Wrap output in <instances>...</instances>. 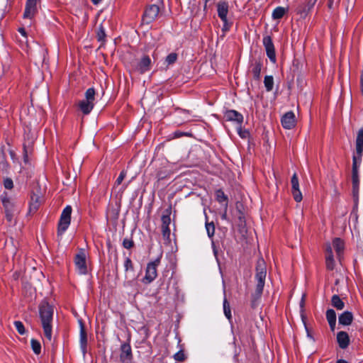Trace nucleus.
Instances as JSON below:
<instances>
[{"instance_id": "39", "label": "nucleus", "mask_w": 363, "mask_h": 363, "mask_svg": "<svg viewBox=\"0 0 363 363\" xmlns=\"http://www.w3.org/2000/svg\"><path fill=\"white\" fill-rule=\"evenodd\" d=\"M174 358L177 362H184L186 359V354H184V352L183 350H180L178 352L174 354Z\"/></svg>"}, {"instance_id": "49", "label": "nucleus", "mask_w": 363, "mask_h": 363, "mask_svg": "<svg viewBox=\"0 0 363 363\" xmlns=\"http://www.w3.org/2000/svg\"><path fill=\"white\" fill-rule=\"evenodd\" d=\"M18 31H19V33H20L22 35H23V36H25V37L26 36V30H25V28H20L18 29Z\"/></svg>"}, {"instance_id": "48", "label": "nucleus", "mask_w": 363, "mask_h": 363, "mask_svg": "<svg viewBox=\"0 0 363 363\" xmlns=\"http://www.w3.org/2000/svg\"><path fill=\"white\" fill-rule=\"evenodd\" d=\"M298 65H299V62L297 60H295L293 61V72H298Z\"/></svg>"}, {"instance_id": "55", "label": "nucleus", "mask_w": 363, "mask_h": 363, "mask_svg": "<svg viewBox=\"0 0 363 363\" xmlns=\"http://www.w3.org/2000/svg\"><path fill=\"white\" fill-rule=\"evenodd\" d=\"M303 304V300H301V306Z\"/></svg>"}, {"instance_id": "4", "label": "nucleus", "mask_w": 363, "mask_h": 363, "mask_svg": "<svg viewBox=\"0 0 363 363\" xmlns=\"http://www.w3.org/2000/svg\"><path fill=\"white\" fill-rule=\"evenodd\" d=\"M0 199L4 208L6 220L11 222L16 211L14 200L9 197L6 193L2 194Z\"/></svg>"}, {"instance_id": "18", "label": "nucleus", "mask_w": 363, "mask_h": 363, "mask_svg": "<svg viewBox=\"0 0 363 363\" xmlns=\"http://www.w3.org/2000/svg\"><path fill=\"white\" fill-rule=\"evenodd\" d=\"M325 264L328 270H333L335 268V261L333 259L332 247L330 244L326 245L325 247Z\"/></svg>"}, {"instance_id": "50", "label": "nucleus", "mask_w": 363, "mask_h": 363, "mask_svg": "<svg viewBox=\"0 0 363 363\" xmlns=\"http://www.w3.org/2000/svg\"><path fill=\"white\" fill-rule=\"evenodd\" d=\"M332 331L335 330L336 322L328 323Z\"/></svg>"}, {"instance_id": "52", "label": "nucleus", "mask_w": 363, "mask_h": 363, "mask_svg": "<svg viewBox=\"0 0 363 363\" xmlns=\"http://www.w3.org/2000/svg\"><path fill=\"white\" fill-rule=\"evenodd\" d=\"M101 1V0H91L92 3L95 5L98 4Z\"/></svg>"}, {"instance_id": "16", "label": "nucleus", "mask_w": 363, "mask_h": 363, "mask_svg": "<svg viewBox=\"0 0 363 363\" xmlns=\"http://www.w3.org/2000/svg\"><path fill=\"white\" fill-rule=\"evenodd\" d=\"M150 65L151 60L149 56L144 55L138 62L136 69L140 74H144L150 69Z\"/></svg>"}, {"instance_id": "37", "label": "nucleus", "mask_w": 363, "mask_h": 363, "mask_svg": "<svg viewBox=\"0 0 363 363\" xmlns=\"http://www.w3.org/2000/svg\"><path fill=\"white\" fill-rule=\"evenodd\" d=\"M238 217V220H239L238 225L240 228V230L241 232H242V230H244V228L245 227V220L244 214L240 211H239Z\"/></svg>"}, {"instance_id": "38", "label": "nucleus", "mask_w": 363, "mask_h": 363, "mask_svg": "<svg viewBox=\"0 0 363 363\" xmlns=\"http://www.w3.org/2000/svg\"><path fill=\"white\" fill-rule=\"evenodd\" d=\"M124 267L126 272H128L129 271H134L133 264L129 257L125 258L124 262Z\"/></svg>"}, {"instance_id": "14", "label": "nucleus", "mask_w": 363, "mask_h": 363, "mask_svg": "<svg viewBox=\"0 0 363 363\" xmlns=\"http://www.w3.org/2000/svg\"><path fill=\"white\" fill-rule=\"evenodd\" d=\"M37 13V0H27L23 13L24 18H33Z\"/></svg>"}, {"instance_id": "40", "label": "nucleus", "mask_w": 363, "mask_h": 363, "mask_svg": "<svg viewBox=\"0 0 363 363\" xmlns=\"http://www.w3.org/2000/svg\"><path fill=\"white\" fill-rule=\"evenodd\" d=\"M177 60V54L172 52L166 57V62L168 65L174 64Z\"/></svg>"}, {"instance_id": "13", "label": "nucleus", "mask_w": 363, "mask_h": 363, "mask_svg": "<svg viewBox=\"0 0 363 363\" xmlns=\"http://www.w3.org/2000/svg\"><path fill=\"white\" fill-rule=\"evenodd\" d=\"M133 358L131 347L128 343H123L121 346L120 359L123 363H131Z\"/></svg>"}, {"instance_id": "5", "label": "nucleus", "mask_w": 363, "mask_h": 363, "mask_svg": "<svg viewBox=\"0 0 363 363\" xmlns=\"http://www.w3.org/2000/svg\"><path fill=\"white\" fill-rule=\"evenodd\" d=\"M162 255H160L154 261L150 262L147 264L145 271V275L143 279L145 284L151 283L157 276V268L160 264Z\"/></svg>"}, {"instance_id": "11", "label": "nucleus", "mask_w": 363, "mask_h": 363, "mask_svg": "<svg viewBox=\"0 0 363 363\" xmlns=\"http://www.w3.org/2000/svg\"><path fill=\"white\" fill-rule=\"evenodd\" d=\"M74 262L79 274H86L87 267L86 263V255L84 252H80L79 254L76 255Z\"/></svg>"}, {"instance_id": "28", "label": "nucleus", "mask_w": 363, "mask_h": 363, "mask_svg": "<svg viewBox=\"0 0 363 363\" xmlns=\"http://www.w3.org/2000/svg\"><path fill=\"white\" fill-rule=\"evenodd\" d=\"M262 69V64L260 62H255L252 65V73L255 79H259Z\"/></svg>"}, {"instance_id": "44", "label": "nucleus", "mask_w": 363, "mask_h": 363, "mask_svg": "<svg viewBox=\"0 0 363 363\" xmlns=\"http://www.w3.org/2000/svg\"><path fill=\"white\" fill-rule=\"evenodd\" d=\"M134 242L130 239H124L123 241V246L126 249H130L133 247Z\"/></svg>"}, {"instance_id": "43", "label": "nucleus", "mask_w": 363, "mask_h": 363, "mask_svg": "<svg viewBox=\"0 0 363 363\" xmlns=\"http://www.w3.org/2000/svg\"><path fill=\"white\" fill-rule=\"evenodd\" d=\"M238 132L239 135L242 138H247L250 135L249 131L247 130H242L240 125V127L238 129Z\"/></svg>"}, {"instance_id": "22", "label": "nucleus", "mask_w": 363, "mask_h": 363, "mask_svg": "<svg viewBox=\"0 0 363 363\" xmlns=\"http://www.w3.org/2000/svg\"><path fill=\"white\" fill-rule=\"evenodd\" d=\"M353 320V315L350 311H345L338 318L339 324L342 325H350Z\"/></svg>"}, {"instance_id": "41", "label": "nucleus", "mask_w": 363, "mask_h": 363, "mask_svg": "<svg viewBox=\"0 0 363 363\" xmlns=\"http://www.w3.org/2000/svg\"><path fill=\"white\" fill-rule=\"evenodd\" d=\"M105 38H106L105 30H104V28H103V26L101 25L97 31L98 40L104 42L105 40Z\"/></svg>"}, {"instance_id": "17", "label": "nucleus", "mask_w": 363, "mask_h": 363, "mask_svg": "<svg viewBox=\"0 0 363 363\" xmlns=\"http://www.w3.org/2000/svg\"><path fill=\"white\" fill-rule=\"evenodd\" d=\"M225 119L230 121H235L238 123L240 125L243 122V116L239 112L235 110H228L225 113L224 115Z\"/></svg>"}, {"instance_id": "15", "label": "nucleus", "mask_w": 363, "mask_h": 363, "mask_svg": "<svg viewBox=\"0 0 363 363\" xmlns=\"http://www.w3.org/2000/svg\"><path fill=\"white\" fill-rule=\"evenodd\" d=\"M281 124L286 129H292L296 126V116L293 111L286 112L281 118Z\"/></svg>"}, {"instance_id": "26", "label": "nucleus", "mask_w": 363, "mask_h": 363, "mask_svg": "<svg viewBox=\"0 0 363 363\" xmlns=\"http://www.w3.org/2000/svg\"><path fill=\"white\" fill-rule=\"evenodd\" d=\"M171 174L172 172L166 167H160L157 169L156 178L158 181L162 180L169 177Z\"/></svg>"}, {"instance_id": "33", "label": "nucleus", "mask_w": 363, "mask_h": 363, "mask_svg": "<svg viewBox=\"0 0 363 363\" xmlns=\"http://www.w3.org/2000/svg\"><path fill=\"white\" fill-rule=\"evenodd\" d=\"M30 343H31V347H32L33 352L36 354H39L41 352L40 343L35 339H32L30 341Z\"/></svg>"}, {"instance_id": "31", "label": "nucleus", "mask_w": 363, "mask_h": 363, "mask_svg": "<svg viewBox=\"0 0 363 363\" xmlns=\"http://www.w3.org/2000/svg\"><path fill=\"white\" fill-rule=\"evenodd\" d=\"M264 86L267 91H271L274 86V78L272 76H266L264 80Z\"/></svg>"}, {"instance_id": "46", "label": "nucleus", "mask_w": 363, "mask_h": 363, "mask_svg": "<svg viewBox=\"0 0 363 363\" xmlns=\"http://www.w3.org/2000/svg\"><path fill=\"white\" fill-rule=\"evenodd\" d=\"M357 159H359V157L357 156H353V162H352V173L358 172V167H357Z\"/></svg>"}, {"instance_id": "9", "label": "nucleus", "mask_w": 363, "mask_h": 363, "mask_svg": "<svg viewBox=\"0 0 363 363\" xmlns=\"http://www.w3.org/2000/svg\"><path fill=\"white\" fill-rule=\"evenodd\" d=\"M217 11L219 18L224 23L223 30H227L229 29L228 25L227 15L228 13V4L226 1H220L217 4Z\"/></svg>"}, {"instance_id": "3", "label": "nucleus", "mask_w": 363, "mask_h": 363, "mask_svg": "<svg viewBox=\"0 0 363 363\" xmlns=\"http://www.w3.org/2000/svg\"><path fill=\"white\" fill-rule=\"evenodd\" d=\"M95 94V89L89 88L85 92V99L79 102L78 106L84 115L89 114L94 108Z\"/></svg>"}, {"instance_id": "42", "label": "nucleus", "mask_w": 363, "mask_h": 363, "mask_svg": "<svg viewBox=\"0 0 363 363\" xmlns=\"http://www.w3.org/2000/svg\"><path fill=\"white\" fill-rule=\"evenodd\" d=\"M14 325L19 334H21V335L25 334L26 330H25L24 325L22 323V322L18 321V320L15 321Z\"/></svg>"}, {"instance_id": "27", "label": "nucleus", "mask_w": 363, "mask_h": 363, "mask_svg": "<svg viewBox=\"0 0 363 363\" xmlns=\"http://www.w3.org/2000/svg\"><path fill=\"white\" fill-rule=\"evenodd\" d=\"M331 303L333 307L337 310H342L345 307L344 302L338 295H333L331 298Z\"/></svg>"}, {"instance_id": "53", "label": "nucleus", "mask_w": 363, "mask_h": 363, "mask_svg": "<svg viewBox=\"0 0 363 363\" xmlns=\"http://www.w3.org/2000/svg\"><path fill=\"white\" fill-rule=\"evenodd\" d=\"M337 363H347V362L344 359H339L337 361Z\"/></svg>"}, {"instance_id": "23", "label": "nucleus", "mask_w": 363, "mask_h": 363, "mask_svg": "<svg viewBox=\"0 0 363 363\" xmlns=\"http://www.w3.org/2000/svg\"><path fill=\"white\" fill-rule=\"evenodd\" d=\"M86 344H87V337L86 333L85 331L84 327L82 323H81L80 328V346L82 350L83 354H85L86 352Z\"/></svg>"}, {"instance_id": "20", "label": "nucleus", "mask_w": 363, "mask_h": 363, "mask_svg": "<svg viewBox=\"0 0 363 363\" xmlns=\"http://www.w3.org/2000/svg\"><path fill=\"white\" fill-rule=\"evenodd\" d=\"M42 203V198L38 194H32L29 205V213H34L40 207Z\"/></svg>"}, {"instance_id": "7", "label": "nucleus", "mask_w": 363, "mask_h": 363, "mask_svg": "<svg viewBox=\"0 0 363 363\" xmlns=\"http://www.w3.org/2000/svg\"><path fill=\"white\" fill-rule=\"evenodd\" d=\"M170 214H171V209H167L164 212V214L162 215L161 220H162V233L164 239L165 240H169L170 237V229H169V224L171 223V218H170Z\"/></svg>"}, {"instance_id": "6", "label": "nucleus", "mask_w": 363, "mask_h": 363, "mask_svg": "<svg viewBox=\"0 0 363 363\" xmlns=\"http://www.w3.org/2000/svg\"><path fill=\"white\" fill-rule=\"evenodd\" d=\"M72 207L67 206L62 211L58 223L57 233L62 235L68 228L71 221Z\"/></svg>"}, {"instance_id": "21", "label": "nucleus", "mask_w": 363, "mask_h": 363, "mask_svg": "<svg viewBox=\"0 0 363 363\" xmlns=\"http://www.w3.org/2000/svg\"><path fill=\"white\" fill-rule=\"evenodd\" d=\"M356 151L357 155L359 157V160L361 161L363 152V128H361L357 133L356 139Z\"/></svg>"}, {"instance_id": "54", "label": "nucleus", "mask_w": 363, "mask_h": 363, "mask_svg": "<svg viewBox=\"0 0 363 363\" xmlns=\"http://www.w3.org/2000/svg\"><path fill=\"white\" fill-rule=\"evenodd\" d=\"M332 4H333V0H330L329 5H328L330 8H331Z\"/></svg>"}, {"instance_id": "30", "label": "nucleus", "mask_w": 363, "mask_h": 363, "mask_svg": "<svg viewBox=\"0 0 363 363\" xmlns=\"http://www.w3.org/2000/svg\"><path fill=\"white\" fill-rule=\"evenodd\" d=\"M223 312H224L225 317L229 320H231L232 314H231L230 306V303L228 301V300L226 298H224V300H223Z\"/></svg>"}, {"instance_id": "24", "label": "nucleus", "mask_w": 363, "mask_h": 363, "mask_svg": "<svg viewBox=\"0 0 363 363\" xmlns=\"http://www.w3.org/2000/svg\"><path fill=\"white\" fill-rule=\"evenodd\" d=\"M333 245L336 251L337 257L340 259L344 250V242L340 238H337L333 240Z\"/></svg>"}, {"instance_id": "34", "label": "nucleus", "mask_w": 363, "mask_h": 363, "mask_svg": "<svg viewBox=\"0 0 363 363\" xmlns=\"http://www.w3.org/2000/svg\"><path fill=\"white\" fill-rule=\"evenodd\" d=\"M32 152V147L29 145H23V160L26 163L28 162V155Z\"/></svg>"}, {"instance_id": "51", "label": "nucleus", "mask_w": 363, "mask_h": 363, "mask_svg": "<svg viewBox=\"0 0 363 363\" xmlns=\"http://www.w3.org/2000/svg\"><path fill=\"white\" fill-rule=\"evenodd\" d=\"M237 335H238V337L240 340H242L243 338H244V335H241L240 331H238Z\"/></svg>"}, {"instance_id": "25", "label": "nucleus", "mask_w": 363, "mask_h": 363, "mask_svg": "<svg viewBox=\"0 0 363 363\" xmlns=\"http://www.w3.org/2000/svg\"><path fill=\"white\" fill-rule=\"evenodd\" d=\"M352 192L354 197H357L359 188V173H352Z\"/></svg>"}, {"instance_id": "1", "label": "nucleus", "mask_w": 363, "mask_h": 363, "mask_svg": "<svg viewBox=\"0 0 363 363\" xmlns=\"http://www.w3.org/2000/svg\"><path fill=\"white\" fill-rule=\"evenodd\" d=\"M38 313L43 334L48 341L52 340V320L54 315L53 306L48 301H43L38 306Z\"/></svg>"}, {"instance_id": "2", "label": "nucleus", "mask_w": 363, "mask_h": 363, "mask_svg": "<svg viewBox=\"0 0 363 363\" xmlns=\"http://www.w3.org/2000/svg\"><path fill=\"white\" fill-rule=\"evenodd\" d=\"M255 270V279L257 281V284L255 291L252 294V307L255 306V301L259 298L262 294L267 276V266L264 260L262 258H260L257 260Z\"/></svg>"}, {"instance_id": "29", "label": "nucleus", "mask_w": 363, "mask_h": 363, "mask_svg": "<svg viewBox=\"0 0 363 363\" xmlns=\"http://www.w3.org/2000/svg\"><path fill=\"white\" fill-rule=\"evenodd\" d=\"M286 9L284 7H277L272 12V18L274 19H280L286 13Z\"/></svg>"}, {"instance_id": "10", "label": "nucleus", "mask_w": 363, "mask_h": 363, "mask_svg": "<svg viewBox=\"0 0 363 363\" xmlns=\"http://www.w3.org/2000/svg\"><path fill=\"white\" fill-rule=\"evenodd\" d=\"M262 42L267 57L269 58L272 62H276V52L272 38L269 35L264 36Z\"/></svg>"}, {"instance_id": "47", "label": "nucleus", "mask_w": 363, "mask_h": 363, "mask_svg": "<svg viewBox=\"0 0 363 363\" xmlns=\"http://www.w3.org/2000/svg\"><path fill=\"white\" fill-rule=\"evenodd\" d=\"M125 174H125V172L124 171H122V172L120 173V174H119L118 177L117 178V179H116V184L117 185H120V184L122 183L123 180L124 179V178H125Z\"/></svg>"}, {"instance_id": "19", "label": "nucleus", "mask_w": 363, "mask_h": 363, "mask_svg": "<svg viewBox=\"0 0 363 363\" xmlns=\"http://www.w3.org/2000/svg\"><path fill=\"white\" fill-rule=\"evenodd\" d=\"M337 342L341 349H346L350 343L348 334L345 331L337 333Z\"/></svg>"}, {"instance_id": "35", "label": "nucleus", "mask_w": 363, "mask_h": 363, "mask_svg": "<svg viewBox=\"0 0 363 363\" xmlns=\"http://www.w3.org/2000/svg\"><path fill=\"white\" fill-rule=\"evenodd\" d=\"M326 318L328 323L336 322V313L333 309H328L326 311Z\"/></svg>"}, {"instance_id": "45", "label": "nucleus", "mask_w": 363, "mask_h": 363, "mask_svg": "<svg viewBox=\"0 0 363 363\" xmlns=\"http://www.w3.org/2000/svg\"><path fill=\"white\" fill-rule=\"evenodd\" d=\"M4 187L7 189H11L13 186V183L11 179L7 178L4 182Z\"/></svg>"}, {"instance_id": "36", "label": "nucleus", "mask_w": 363, "mask_h": 363, "mask_svg": "<svg viewBox=\"0 0 363 363\" xmlns=\"http://www.w3.org/2000/svg\"><path fill=\"white\" fill-rule=\"evenodd\" d=\"M206 228L207 231V234L208 237L212 238L215 233V225L213 222L211 223H206Z\"/></svg>"}, {"instance_id": "32", "label": "nucleus", "mask_w": 363, "mask_h": 363, "mask_svg": "<svg viewBox=\"0 0 363 363\" xmlns=\"http://www.w3.org/2000/svg\"><path fill=\"white\" fill-rule=\"evenodd\" d=\"M216 199L219 203L227 202L228 197L225 193L221 190L218 189L216 192Z\"/></svg>"}, {"instance_id": "12", "label": "nucleus", "mask_w": 363, "mask_h": 363, "mask_svg": "<svg viewBox=\"0 0 363 363\" xmlns=\"http://www.w3.org/2000/svg\"><path fill=\"white\" fill-rule=\"evenodd\" d=\"M291 192L294 200L296 202H300L302 200V194L299 189L298 179L296 173H294L291 179Z\"/></svg>"}, {"instance_id": "8", "label": "nucleus", "mask_w": 363, "mask_h": 363, "mask_svg": "<svg viewBox=\"0 0 363 363\" xmlns=\"http://www.w3.org/2000/svg\"><path fill=\"white\" fill-rule=\"evenodd\" d=\"M160 13V8L158 6L153 4L148 6L143 16V22L149 24L156 19Z\"/></svg>"}]
</instances>
